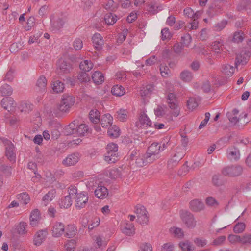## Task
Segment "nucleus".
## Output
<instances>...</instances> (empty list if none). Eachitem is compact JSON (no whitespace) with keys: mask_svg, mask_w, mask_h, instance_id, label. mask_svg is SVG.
<instances>
[{"mask_svg":"<svg viewBox=\"0 0 251 251\" xmlns=\"http://www.w3.org/2000/svg\"><path fill=\"white\" fill-rule=\"evenodd\" d=\"M56 71L59 75L70 72L72 69L71 64L69 62L63 60H59L57 63Z\"/></svg>","mask_w":251,"mask_h":251,"instance_id":"obj_7","label":"nucleus"},{"mask_svg":"<svg viewBox=\"0 0 251 251\" xmlns=\"http://www.w3.org/2000/svg\"><path fill=\"white\" fill-rule=\"evenodd\" d=\"M246 225L243 222H238L234 226L233 231L235 233H242L245 229Z\"/></svg>","mask_w":251,"mask_h":251,"instance_id":"obj_43","label":"nucleus"},{"mask_svg":"<svg viewBox=\"0 0 251 251\" xmlns=\"http://www.w3.org/2000/svg\"><path fill=\"white\" fill-rule=\"evenodd\" d=\"M107 134L111 138H117L120 135V129L117 126H113L111 128H108Z\"/></svg>","mask_w":251,"mask_h":251,"instance_id":"obj_33","label":"nucleus"},{"mask_svg":"<svg viewBox=\"0 0 251 251\" xmlns=\"http://www.w3.org/2000/svg\"><path fill=\"white\" fill-rule=\"evenodd\" d=\"M40 211L38 209H34L31 212L30 215V225L32 226H34L38 224L40 217Z\"/></svg>","mask_w":251,"mask_h":251,"instance_id":"obj_16","label":"nucleus"},{"mask_svg":"<svg viewBox=\"0 0 251 251\" xmlns=\"http://www.w3.org/2000/svg\"><path fill=\"white\" fill-rule=\"evenodd\" d=\"M47 234L48 231L46 229L37 232L34 238V244L36 246L40 245L46 238Z\"/></svg>","mask_w":251,"mask_h":251,"instance_id":"obj_13","label":"nucleus"},{"mask_svg":"<svg viewBox=\"0 0 251 251\" xmlns=\"http://www.w3.org/2000/svg\"><path fill=\"white\" fill-rule=\"evenodd\" d=\"M71 198L70 196H66L59 201V205L60 208H68L72 204Z\"/></svg>","mask_w":251,"mask_h":251,"instance_id":"obj_25","label":"nucleus"},{"mask_svg":"<svg viewBox=\"0 0 251 251\" xmlns=\"http://www.w3.org/2000/svg\"><path fill=\"white\" fill-rule=\"evenodd\" d=\"M167 100L170 108L173 110L172 114L177 117L179 114V110L177 107V102L175 95L173 93H169L168 95Z\"/></svg>","mask_w":251,"mask_h":251,"instance_id":"obj_5","label":"nucleus"},{"mask_svg":"<svg viewBox=\"0 0 251 251\" xmlns=\"http://www.w3.org/2000/svg\"><path fill=\"white\" fill-rule=\"evenodd\" d=\"M228 154L229 155V158L231 159H234L235 160H237L240 158V154L239 150L236 148L230 149L228 151Z\"/></svg>","mask_w":251,"mask_h":251,"instance_id":"obj_42","label":"nucleus"},{"mask_svg":"<svg viewBox=\"0 0 251 251\" xmlns=\"http://www.w3.org/2000/svg\"><path fill=\"white\" fill-rule=\"evenodd\" d=\"M154 89L153 84H149L142 87L140 90V94L142 97H146L150 95Z\"/></svg>","mask_w":251,"mask_h":251,"instance_id":"obj_28","label":"nucleus"},{"mask_svg":"<svg viewBox=\"0 0 251 251\" xmlns=\"http://www.w3.org/2000/svg\"><path fill=\"white\" fill-rule=\"evenodd\" d=\"M64 247L67 251H73L76 247V241L74 239L68 240Z\"/></svg>","mask_w":251,"mask_h":251,"instance_id":"obj_39","label":"nucleus"},{"mask_svg":"<svg viewBox=\"0 0 251 251\" xmlns=\"http://www.w3.org/2000/svg\"><path fill=\"white\" fill-rule=\"evenodd\" d=\"M118 146L116 144L113 143H109L107 145L106 150L107 152H117L118 151Z\"/></svg>","mask_w":251,"mask_h":251,"instance_id":"obj_61","label":"nucleus"},{"mask_svg":"<svg viewBox=\"0 0 251 251\" xmlns=\"http://www.w3.org/2000/svg\"><path fill=\"white\" fill-rule=\"evenodd\" d=\"M162 39L165 40V39H170L172 35L167 28H165L161 30Z\"/></svg>","mask_w":251,"mask_h":251,"instance_id":"obj_60","label":"nucleus"},{"mask_svg":"<svg viewBox=\"0 0 251 251\" xmlns=\"http://www.w3.org/2000/svg\"><path fill=\"white\" fill-rule=\"evenodd\" d=\"M1 141L5 147V155L11 162L16 161V153L14 152L15 147L11 141L5 138H0Z\"/></svg>","mask_w":251,"mask_h":251,"instance_id":"obj_3","label":"nucleus"},{"mask_svg":"<svg viewBox=\"0 0 251 251\" xmlns=\"http://www.w3.org/2000/svg\"><path fill=\"white\" fill-rule=\"evenodd\" d=\"M113 121L112 117L109 114H104L101 117L100 124L103 128H108L111 126Z\"/></svg>","mask_w":251,"mask_h":251,"instance_id":"obj_15","label":"nucleus"},{"mask_svg":"<svg viewBox=\"0 0 251 251\" xmlns=\"http://www.w3.org/2000/svg\"><path fill=\"white\" fill-rule=\"evenodd\" d=\"M92 40L93 46L97 51H100L102 49L104 40L100 33H95L92 37Z\"/></svg>","mask_w":251,"mask_h":251,"instance_id":"obj_10","label":"nucleus"},{"mask_svg":"<svg viewBox=\"0 0 251 251\" xmlns=\"http://www.w3.org/2000/svg\"><path fill=\"white\" fill-rule=\"evenodd\" d=\"M185 38V36L181 37L182 41L180 43H177L174 44L173 46V50L175 53L179 54L182 52L184 47L183 42H184Z\"/></svg>","mask_w":251,"mask_h":251,"instance_id":"obj_30","label":"nucleus"},{"mask_svg":"<svg viewBox=\"0 0 251 251\" xmlns=\"http://www.w3.org/2000/svg\"><path fill=\"white\" fill-rule=\"evenodd\" d=\"M146 155L145 154L142 157H138L135 159V162L138 166H143L151 162H146Z\"/></svg>","mask_w":251,"mask_h":251,"instance_id":"obj_52","label":"nucleus"},{"mask_svg":"<svg viewBox=\"0 0 251 251\" xmlns=\"http://www.w3.org/2000/svg\"><path fill=\"white\" fill-rule=\"evenodd\" d=\"M78 125V121L75 120L70 123L65 128V133L66 135H70L76 133L77 128Z\"/></svg>","mask_w":251,"mask_h":251,"instance_id":"obj_14","label":"nucleus"},{"mask_svg":"<svg viewBox=\"0 0 251 251\" xmlns=\"http://www.w3.org/2000/svg\"><path fill=\"white\" fill-rule=\"evenodd\" d=\"M80 157L78 152L73 153L65 158L62 161V164L66 166L75 165L78 162Z\"/></svg>","mask_w":251,"mask_h":251,"instance_id":"obj_8","label":"nucleus"},{"mask_svg":"<svg viewBox=\"0 0 251 251\" xmlns=\"http://www.w3.org/2000/svg\"><path fill=\"white\" fill-rule=\"evenodd\" d=\"M47 80L46 78L43 76L41 75L38 79L36 86L38 88L40 91H45L47 86Z\"/></svg>","mask_w":251,"mask_h":251,"instance_id":"obj_24","label":"nucleus"},{"mask_svg":"<svg viewBox=\"0 0 251 251\" xmlns=\"http://www.w3.org/2000/svg\"><path fill=\"white\" fill-rule=\"evenodd\" d=\"M14 101L11 97H6L2 99L1 101V106L5 110L9 111V108L14 106ZM11 109H10L11 110Z\"/></svg>","mask_w":251,"mask_h":251,"instance_id":"obj_19","label":"nucleus"},{"mask_svg":"<svg viewBox=\"0 0 251 251\" xmlns=\"http://www.w3.org/2000/svg\"><path fill=\"white\" fill-rule=\"evenodd\" d=\"M180 135L182 138V144L184 147H186L188 143V138L187 137V133L186 131V127L185 129L180 132Z\"/></svg>","mask_w":251,"mask_h":251,"instance_id":"obj_51","label":"nucleus"},{"mask_svg":"<svg viewBox=\"0 0 251 251\" xmlns=\"http://www.w3.org/2000/svg\"><path fill=\"white\" fill-rule=\"evenodd\" d=\"M73 47L76 50H80L83 47L82 40L79 38L76 39L73 42Z\"/></svg>","mask_w":251,"mask_h":251,"instance_id":"obj_62","label":"nucleus"},{"mask_svg":"<svg viewBox=\"0 0 251 251\" xmlns=\"http://www.w3.org/2000/svg\"><path fill=\"white\" fill-rule=\"evenodd\" d=\"M244 38V33L241 31L235 32L233 34L232 41L235 43L241 42Z\"/></svg>","mask_w":251,"mask_h":251,"instance_id":"obj_41","label":"nucleus"},{"mask_svg":"<svg viewBox=\"0 0 251 251\" xmlns=\"http://www.w3.org/2000/svg\"><path fill=\"white\" fill-rule=\"evenodd\" d=\"M174 249V245L170 243L164 244L162 246V251H173Z\"/></svg>","mask_w":251,"mask_h":251,"instance_id":"obj_64","label":"nucleus"},{"mask_svg":"<svg viewBox=\"0 0 251 251\" xmlns=\"http://www.w3.org/2000/svg\"><path fill=\"white\" fill-rule=\"evenodd\" d=\"M206 204L209 206L215 207L219 205V203L217 200L213 197L209 196L205 199Z\"/></svg>","mask_w":251,"mask_h":251,"instance_id":"obj_49","label":"nucleus"},{"mask_svg":"<svg viewBox=\"0 0 251 251\" xmlns=\"http://www.w3.org/2000/svg\"><path fill=\"white\" fill-rule=\"evenodd\" d=\"M75 198V205L77 209H81L86 206L88 201L87 194L83 192L78 193L76 194Z\"/></svg>","mask_w":251,"mask_h":251,"instance_id":"obj_6","label":"nucleus"},{"mask_svg":"<svg viewBox=\"0 0 251 251\" xmlns=\"http://www.w3.org/2000/svg\"><path fill=\"white\" fill-rule=\"evenodd\" d=\"M117 118L121 121H123L127 118V112L125 110L121 109L117 112Z\"/></svg>","mask_w":251,"mask_h":251,"instance_id":"obj_55","label":"nucleus"},{"mask_svg":"<svg viewBox=\"0 0 251 251\" xmlns=\"http://www.w3.org/2000/svg\"><path fill=\"white\" fill-rule=\"evenodd\" d=\"M228 239L231 243H241L242 237L234 234H230L228 237Z\"/></svg>","mask_w":251,"mask_h":251,"instance_id":"obj_54","label":"nucleus"},{"mask_svg":"<svg viewBox=\"0 0 251 251\" xmlns=\"http://www.w3.org/2000/svg\"><path fill=\"white\" fill-rule=\"evenodd\" d=\"M105 160L108 163H113L118 159L117 152H107L104 156Z\"/></svg>","mask_w":251,"mask_h":251,"instance_id":"obj_22","label":"nucleus"},{"mask_svg":"<svg viewBox=\"0 0 251 251\" xmlns=\"http://www.w3.org/2000/svg\"><path fill=\"white\" fill-rule=\"evenodd\" d=\"M92 79L95 83L99 84L104 81L103 74L100 71H96L92 75Z\"/></svg>","mask_w":251,"mask_h":251,"instance_id":"obj_31","label":"nucleus"},{"mask_svg":"<svg viewBox=\"0 0 251 251\" xmlns=\"http://www.w3.org/2000/svg\"><path fill=\"white\" fill-rule=\"evenodd\" d=\"M89 133V128L86 124H82L78 126L76 134L78 136H84L87 135Z\"/></svg>","mask_w":251,"mask_h":251,"instance_id":"obj_23","label":"nucleus"},{"mask_svg":"<svg viewBox=\"0 0 251 251\" xmlns=\"http://www.w3.org/2000/svg\"><path fill=\"white\" fill-rule=\"evenodd\" d=\"M198 98L195 97H189V110L193 111L198 106Z\"/></svg>","mask_w":251,"mask_h":251,"instance_id":"obj_50","label":"nucleus"},{"mask_svg":"<svg viewBox=\"0 0 251 251\" xmlns=\"http://www.w3.org/2000/svg\"><path fill=\"white\" fill-rule=\"evenodd\" d=\"M86 72L83 71L79 73L77 76L78 79L81 82H86L90 80L89 75Z\"/></svg>","mask_w":251,"mask_h":251,"instance_id":"obj_48","label":"nucleus"},{"mask_svg":"<svg viewBox=\"0 0 251 251\" xmlns=\"http://www.w3.org/2000/svg\"><path fill=\"white\" fill-rule=\"evenodd\" d=\"M33 108V105L26 102H22L21 103L19 109L21 112H28L31 111Z\"/></svg>","mask_w":251,"mask_h":251,"instance_id":"obj_46","label":"nucleus"},{"mask_svg":"<svg viewBox=\"0 0 251 251\" xmlns=\"http://www.w3.org/2000/svg\"><path fill=\"white\" fill-rule=\"evenodd\" d=\"M27 224L24 222H21L16 226V229L18 234L20 235H25L27 233L26 228Z\"/></svg>","mask_w":251,"mask_h":251,"instance_id":"obj_32","label":"nucleus"},{"mask_svg":"<svg viewBox=\"0 0 251 251\" xmlns=\"http://www.w3.org/2000/svg\"><path fill=\"white\" fill-rule=\"evenodd\" d=\"M104 19L105 23L108 25H113L117 20V16L111 13L106 14Z\"/></svg>","mask_w":251,"mask_h":251,"instance_id":"obj_34","label":"nucleus"},{"mask_svg":"<svg viewBox=\"0 0 251 251\" xmlns=\"http://www.w3.org/2000/svg\"><path fill=\"white\" fill-rule=\"evenodd\" d=\"M122 232L127 236H132L135 234V229L133 224L127 223L126 226L122 228Z\"/></svg>","mask_w":251,"mask_h":251,"instance_id":"obj_21","label":"nucleus"},{"mask_svg":"<svg viewBox=\"0 0 251 251\" xmlns=\"http://www.w3.org/2000/svg\"><path fill=\"white\" fill-rule=\"evenodd\" d=\"M244 171L243 167L240 165H231L224 167L221 170L222 175L229 177H237L241 176Z\"/></svg>","mask_w":251,"mask_h":251,"instance_id":"obj_2","label":"nucleus"},{"mask_svg":"<svg viewBox=\"0 0 251 251\" xmlns=\"http://www.w3.org/2000/svg\"><path fill=\"white\" fill-rule=\"evenodd\" d=\"M234 68L229 65H226L222 68V72L227 76H231L234 73Z\"/></svg>","mask_w":251,"mask_h":251,"instance_id":"obj_45","label":"nucleus"},{"mask_svg":"<svg viewBox=\"0 0 251 251\" xmlns=\"http://www.w3.org/2000/svg\"><path fill=\"white\" fill-rule=\"evenodd\" d=\"M139 121L141 125L144 126H150L151 124V122L145 113L140 116Z\"/></svg>","mask_w":251,"mask_h":251,"instance_id":"obj_40","label":"nucleus"},{"mask_svg":"<svg viewBox=\"0 0 251 251\" xmlns=\"http://www.w3.org/2000/svg\"><path fill=\"white\" fill-rule=\"evenodd\" d=\"M250 7H251V0H243L238 8L239 10H242Z\"/></svg>","mask_w":251,"mask_h":251,"instance_id":"obj_57","label":"nucleus"},{"mask_svg":"<svg viewBox=\"0 0 251 251\" xmlns=\"http://www.w3.org/2000/svg\"><path fill=\"white\" fill-rule=\"evenodd\" d=\"M169 232L171 234H172L174 237L182 239L184 237V234L183 230L179 227H171L169 229Z\"/></svg>","mask_w":251,"mask_h":251,"instance_id":"obj_18","label":"nucleus"},{"mask_svg":"<svg viewBox=\"0 0 251 251\" xmlns=\"http://www.w3.org/2000/svg\"><path fill=\"white\" fill-rule=\"evenodd\" d=\"M160 71L161 75L164 77H169L171 73L169 68L165 65H160Z\"/></svg>","mask_w":251,"mask_h":251,"instance_id":"obj_47","label":"nucleus"},{"mask_svg":"<svg viewBox=\"0 0 251 251\" xmlns=\"http://www.w3.org/2000/svg\"><path fill=\"white\" fill-rule=\"evenodd\" d=\"M75 102V99L73 96L63 95L60 102L53 108L51 112H53L56 116H58L60 112H68L71 107L74 105Z\"/></svg>","mask_w":251,"mask_h":251,"instance_id":"obj_1","label":"nucleus"},{"mask_svg":"<svg viewBox=\"0 0 251 251\" xmlns=\"http://www.w3.org/2000/svg\"><path fill=\"white\" fill-rule=\"evenodd\" d=\"M111 93L113 95L121 96L124 94L125 89L121 85H114L111 89Z\"/></svg>","mask_w":251,"mask_h":251,"instance_id":"obj_35","label":"nucleus"},{"mask_svg":"<svg viewBox=\"0 0 251 251\" xmlns=\"http://www.w3.org/2000/svg\"><path fill=\"white\" fill-rule=\"evenodd\" d=\"M222 44L220 42L215 41L211 45L212 51L218 54L222 51Z\"/></svg>","mask_w":251,"mask_h":251,"instance_id":"obj_44","label":"nucleus"},{"mask_svg":"<svg viewBox=\"0 0 251 251\" xmlns=\"http://www.w3.org/2000/svg\"><path fill=\"white\" fill-rule=\"evenodd\" d=\"M55 193V190H51L43 197L42 201L44 206H46L53 199Z\"/></svg>","mask_w":251,"mask_h":251,"instance_id":"obj_27","label":"nucleus"},{"mask_svg":"<svg viewBox=\"0 0 251 251\" xmlns=\"http://www.w3.org/2000/svg\"><path fill=\"white\" fill-rule=\"evenodd\" d=\"M17 199L21 201L24 205L29 203L30 197L27 193H23L17 195Z\"/></svg>","mask_w":251,"mask_h":251,"instance_id":"obj_38","label":"nucleus"},{"mask_svg":"<svg viewBox=\"0 0 251 251\" xmlns=\"http://www.w3.org/2000/svg\"><path fill=\"white\" fill-rule=\"evenodd\" d=\"M77 228L73 225H68L66 228L64 236L68 238L74 237L77 233Z\"/></svg>","mask_w":251,"mask_h":251,"instance_id":"obj_17","label":"nucleus"},{"mask_svg":"<svg viewBox=\"0 0 251 251\" xmlns=\"http://www.w3.org/2000/svg\"><path fill=\"white\" fill-rule=\"evenodd\" d=\"M65 21L63 18H57L51 21V30L54 32L59 31L63 26Z\"/></svg>","mask_w":251,"mask_h":251,"instance_id":"obj_12","label":"nucleus"},{"mask_svg":"<svg viewBox=\"0 0 251 251\" xmlns=\"http://www.w3.org/2000/svg\"><path fill=\"white\" fill-rule=\"evenodd\" d=\"M180 215L181 220L186 226L188 225V212L187 210H181L180 211Z\"/></svg>","mask_w":251,"mask_h":251,"instance_id":"obj_58","label":"nucleus"},{"mask_svg":"<svg viewBox=\"0 0 251 251\" xmlns=\"http://www.w3.org/2000/svg\"><path fill=\"white\" fill-rule=\"evenodd\" d=\"M100 219L95 217L93 219L91 223L88 225V229L90 230H93L94 228L97 227L100 223Z\"/></svg>","mask_w":251,"mask_h":251,"instance_id":"obj_56","label":"nucleus"},{"mask_svg":"<svg viewBox=\"0 0 251 251\" xmlns=\"http://www.w3.org/2000/svg\"><path fill=\"white\" fill-rule=\"evenodd\" d=\"M108 194L107 189L102 186H98L95 191V195L99 198L103 199Z\"/></svg>","mask_w":251,"mask_h":251,"instance_id":"obj_20","label":"nucleus"},{"mask_svg":"<svg viewBox=\"0 0 251 251\" xmlns=\"http://www.w3.org/2000/svg\"><path fill=\"white\" fill-rule=\"evenodd\" d=\"M64 89V84L62 82L56 80L53 82L52 89L56 93H61Z\"/></svg>","mask_w":251,"mask_h":251,"instance_id":"obj_37","label":"nucleus"},{"mask_svg":"<svg viewBox=\"0 0 251 251\" xmlns=\"http://www.w3.org/2000/svg\"><path fill=\"white\" fill-rule=\"evenodd\" d=\"M189 208L194 212H199L204 209V204L201 200L196 199L189 202Z\"/></svg>","mask_w":251,"mask_h":251,"instance_id":"obj_11","label":"nucleus"},{"mask_svg":"<svg viewBox=\"0 0 251 251\" xmlns=\"http://www.w3.org/2000/svg\"><path fill=\"white\" fill-rule=\"evenodd\" d=\"M226 239V237L225 236H219L213 241L212 245L215 246H220L224 243Z\"/></svg>","mask_w":251,"mask_h":251,"instance_id":"obj_53","label":"nucleus"},{"mask_svg":"<svg viewBox=\"0 0 251 251\" xmlns=\"http://www.w3.org/2000/svg\"><path fill=\"white\" fill-rule=\"evenodd\" d=\"M93 67V64L90 60H84L81 62L79 64L80 69L85 72H89Z\"/></svg>","mask_w":251,"mask_h":251,"instance_id":"obj_29","label":"nucleus"},{"mask_svg":"<svg viewBox=\"0 0 251 251\" xmlns=\"http://www.w3.org/2000/svg\"><path fill=\"white\" fill-rule=\"evenodd\" d=\"M100 112L97 109H93L89 113V118L90 121L95 124H97L100 121Z\"/></svg>","mask_w":251,"mask_h":251,"instance_id":"obj_26","label":"nucleus"},{"mask_svg":"<svg viewBox=\"0 0 251 251\" xmlns=\"http://www.w3.org/2000/svg\"><path fill=\"white\" fill-rule=\"evenodd\" d=\"M241 243L251 244V234H245L242 236Z\"/></svg>","mask_w":251,"mask_h":251,"instance_id":"obj_63","label":"nucleus"},{"mask_svg":"<svg viewBox=\"0 0 251 251\" xmlns=\"http://www.w3.org/2000/svg\"><path fill=\"white\" fill-rule=\"evenodd\" d=\"M1 94L3 96H10L12 93V89L11 87L7 84H3L0 89Z\"/></svg>","mask_w":251,"mask_h":251,"instance_id":"obj_36","label":"nucleus"},{"mask_svg":"<svg viewBox=\"0 0 251 251\" xmlns=\"http://www.w3.org/2000/svg\"><path fill=\"white\" fill-rule=\"evenodd\" d=\"M0 171L2 172L6 175L9 176L11 174V167L0 163Z\"/></svg>","mask_w":251,"mask_h":251,"instance_id":"obj_59","label":"nucleus"},{"mask_svg":"<svg viewBox=\"0 0 251 251\" xmlns=\"http://www.w3.org/2000/svg\"><path fill=\"white\" fill-rule=\"evenodd\" d=\"M161 151V146L157 143H153L148 148L146 154V162H152L155 159V155Z\"/></svg>","mask_w":251,"mask_h":251,"instance_id":"obj_4","label":"nucleus"},{"mask_svg":"<svg viewBox=\"0 0 251 251\" xmlns=\"http://www.w3.org/2000/svg\"><path fill=\"white\" fill-rule=\"evenodd\" d=\"M51 231L53 237H60L65 231L64 225L61 222H56L52 226Z\"/></svg>","mask_w":251,"mask_h":251,"instance_id":"obj_9","label":"nucleus"}]
</instances>
